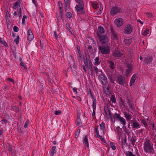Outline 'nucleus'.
<instances>
[{"mask_svg": "<svg viewBox=\"0 0 156 156\" xmlns=\"http://www.w3.org/2000/svg\"><path fill=\"white\" fill-rule=\"evenodd\" d=\"M80 132V129H79L75 132V138L77 139L79 135Z\"/></svg>", "mask_w": 156, "mask_h": 156, "instance_id": "4c0bfd02", "label": "nucleus"}, {"mask_svg": "<svg viewBox=\"0 0 156 156\" xmlns=\"http://www.w3.org/2000/svg\"><path fill=\"white\" fill-rule=\"evenodd\" d=\"M77 126H79L80 127H81L82 126V122L81 121V119L80 118H78L77 120Z\"/></svg>", "mask_w": 156, "mask_h": 156, "instance_id": "f704fd0d", "label": "nucleus"}, {"mask_svg": "<svg viewBox=\"0 0 156 156\" xmlns=\"http://www.w3.org/2000/svg\"><path fill=\"white\" fill-rule=\"evenodd\" d=\"M120 102L122 105L124 106V107H125V103L124 102V100L122 98H121L120 99Z\"/></svg>", "mask_w": 156, "mask_h": 156, "instance_id": "e2e57ef3", "label": "nucleus"}, {"mask_svg": "<svg viewBox=\"0 0 156 156\" xmlns=\"http://www.w3.org/2000/svg\"><path fill=\"white\" fill-rule=\"evenodd\" d=\"M72 14L71 12H68L66 13V16L67 17L71 18L72 17Z\"/></svg>", "mask_w": 156, "mask_h": 156, "instance_id": "69168bd1", "label": "nucleus"}, {"mask_svg": "<svg viewBox=\"0 0 156 156\" xmlns=\"http://www.w3.org/2000/svg\"><path fill=\"white\" fill-rule=\"evenodd\" d=\"M105 124L104 122H102L100 125V127L101 129L104 130L105 129Z\"/></svg>", "mask_w": 156, "mask_h": 156, "instance_id": "49530a36", "label": "nucleus"}, {"mask_svg": "<svg viewBox=\"0 0 156 156\" xmlns=\"http://www.w3.org/2000/svg\"><path fill=\"white\" fill-rule=\"evenodd\" d=\"M119 121H120L123 125H125L126 122L125 119L123 117H121Z\"/></svg>", "mask_w": 156, "mask_h": 156, "instance_id": "58836bf2", "label": "nucleus"}, {"mask_svg": "<svg viewBox=\"0 0 156 156\" xmlns=\"http://www.w3.org/2000/svg\"><path fill=\"white\" fill-rule=\"evenodd\" d=\"M77 3L80 6H84V5L83 1L82 0H76Z\"/></svg>", "mask_w": 156, "mask_h": 156, "instance_id": "ea45409f", "label": "nucleus"}, {"mask_svg": "<svg viewBox=\"0 0 156 156\" xmlns=\"http://www.w3.org/2000/svg\"><path fill=\"white\" fill-rule=\"evenodd\" d=\"M114 75L112 72H110L108 74V77L112 83H114Z\"/></svg>", "mask_w": 156, "mask_h": 156, "instance_id": "aec40b11", "label": "nucleus"}, {"mask_svg": "<svg viewBox=\"0 0 156 156\" xmlns=\"http://www.w3.org/2000/svg\"><path fill=\"white\" fill-rule=\"evenodd\" d=\"M0 43L3 44L5 47H7L8 46V44L6 42L2 39V38L0 37Z\"/></svg>", "mask_w": 156, "mask_h": 156, "instance_id": "7c9ffc66", "label": "nucleus"}, {"mask_svg": "<svg viewBox=\"0 0 156 156\" xmlns=\"http://www.w3.org/2000/svg\"><path fill=\"white\" fill-rule=\"evenodd\" d=\"M149 30L147 29L146 30H144L143 33V34L144 36L147 35L149 32Z\"/></svg>", "mask_w": 156, "mask_h": 156, "instance_id": "5fc2aeb1", "label": "nucleus"}, {"mask_svg": "<svg viewBox=\"0 0 156 156\" xmlns=\"http://www.w3.org/2000/svg\"><path fill=\"white\" fill-rule=\"evenodd\" d=\"M126 100L129 105V106L130 109H133V102L131 99L128 96L126 97Z\"/></svg>", "mask_w": 156, "mask_h": 156, "instance_id": "4468645a", "label": "nucleus"}, {"mask_svg": "<svg viewBox=\"0 0 156 156\" xmlns=\"http://www.w3.org/2000/svg\"><path fill=\"white\" fill-rule=\"evenodd\" d=\"M110 144L111 147L112 148V149L113 150H115L116 149V147L115 144V143L113 142H110Z\"/></svg>", "mask_w": 156, "mask_h": 156, "instance_id": "79ce46f5", "label": "nucleus"}, {"mask_svg": "<svg viewBox=\"0 0 156 156\" xmlns=\"http://www.w3.org/2000/svg\"><path fill=\"white\" fill-rule=\"evenodd\" d=\"M94 71H95V73L96 74L98 73L99 74H101V73H102L101 71H99V70L97 67L94 66Z\"/></svg>", "mask_w": 156, "mask_h": 156, "instance_id": "c03bdc74", "label": "nucleus"}, {"mask_svg": "<svg viewBox=\"0 0 156 156\" xmlns=\"http://www.w3.org/2000/svg\"><path fill=\"white\" fill-rule=\"evenodd\" d=\"M97 138H100L101 140L103 142H105V140L103 138H102V137L100 135V136H99L98 137H97Z\"/></svg>", "mask_w": 156, "mask_h": 156, "instance_id": "774afa93", "label": "nucleus"}, {"mask_svg": "<svg viewBox=\"0 0 156 156\" xmlns=\"http://www.w3.org/2000/svg\"><path fill=\"white\" fill-rule=\"evenodd\" d=\"M132 71V70H130L129 69H127L126 70V76H129V74L131 73V72Z\"/></svg>", "mask_w": 156, "mask_h": 156, "instance_id": "a18cd8bd", "label": "nucleus"}, {"mask_svg": "<svg viewBox=\"0 0 156 156\" xmlns=\"http://www.w3.org/2000/svg\"><path fill=\"white\" fill-rule=\"evenodd\" d=\"M117 81L118 83L122 86H124L126 82V80L125 78L122 75H120L117 77Z\"/></svg>", "mask_w": 156, "mask_h": 156, "instance_id": "0eeeda50", "label": "nucleus"}, {"mask_svg": "<svg viewBox=\"0 0 156 156\" xmlns=\"http://www.w3.org/2000/svg\"><path fill=\"white\" fill-rule=\"evenodd\" d=\"M29 121L28 119H27V121H26V122L25 123V124L24 125V127L25 128H26L28 126V125L29 124Z\"/></svg>", "mask_w": 156, "mask_h": 156, "instance_id": "680f3d73", "label": "nucleus"}, {"mask_svg": "<svg viewBox=\"0 0 156 156\" xmlns=\"http://www.w3.org/2000/svg\"><path fill=\"white\" fill-rule=\"evenodd\" d=\"M70 0H64L65 3V9L66 10L69 8L70 5Z\"/></svg>", "mask_w": 156, "mask_h": 156, "instance_id": "393cba45", "label": "nucleus"}, {"mask_svg": "<svg viewBox=\"0 0 156 156\" xmlns=\"http://www.w3.org/2000/svg\"><path fill=\"white\" fill-rule=\"evenodd\" d=\"M83 142L84 145H86L87 147H88L89 144L88 140L86 136L83 138Z\"/></svg>", "mask_w": 156, "mask_h": 156, "instance_id": "4be33fe9", "label": "nucleus"}, {"mask_svg": "<svg viewBox=\"0 0 156 156\" xmlns=\"http://www.w3.org/2000/svg\"><path fill=\"white\" fill-rule=\"evenodd\" d=\"M133 128L134 129H138L140 127V126L138 123L135 122H133Z\"/></svg>", "mask_w": 156, "mask_h": 156, "instance_id": "a878e982", "label": "nucleus"}, {"mask_svg": "<svg viewBox=\"0 0 156 156\" xmlns=\"http://www.w3.org/2000/svg\"><path fill=\"white\" fill-rule=\"evenodd\" d=\"M84 6H81L79 5H76L75 8L77 11L80 12L81 13H83L84 12Z\"/></svg>", "mask_w": 156, "mask_h": 156, "instance_id": "dca6fc26", "label": "nucleus"}, {"mask_svg": "<svg viewBox=\"0 0 156 156\" xmlns=\"http://www.w3.org/2000/svg\"><path fill=\"white\" fill-rule=\"evenodd\" d=\"M92 5L93 8L95 9H96L98 8V5L97 4L92 2Z\"/></svg>", "mask_w": 156, "mask_h": 156, "instance_id": "3c124183", "label": "nucleus"}, {"mask_svg": "<svg viewBox=\"0 0 156 156\" xmlns=\"http://www.w3.org/2000/svg\"><path fill=\"white\" fill-rule=\"evenodd\" d=\"M94 65L98 66L99 65L101 61H99V58L98 57H96L95 59Z\"/></svg>", "mask_w": 156, "mask_h": 156, "instance_id": "c756f323", "label": "nucleus"}, {"mask_svg": "<svg viewBox=\"0 0 156 156\" xmlns=\"http://www.w3.org/2000/svg\"><path fill=\"white\" fill-rule=\"evenodd\" d=\"M144 149L146 152L149 153L152 152V151H153V147L148 140L145 141L144 143Z\"/></svg>", "mask_w": 156, "mask_h": 156, "instance_id": "7ed1b4c3", "label": "nucleus"}, {"mask_svg": "<svg viewBox=\"0 0 156 156\" xmlns=\"http://www.w3.org/2000/svg\"><path fill=\"white\" fill-rule=\"evenodd\" d=\"M83 61L85 65L89 69L92 67V62L89 59H88L87 55H86V57L83 58Z\"/></svg>", "mask_w": 156, "mask_h": 156, "instance_id": "20e7f679", "label": "nucleus"}, {"mask_svg": "<svg viewBox=\"0 0 156 156\" xmlns=\"http://www.w3.org/2000/svg\"><path fill=\"white\" fill-rule=\"evenodd\" d=\"M124 53H122L121 52L118 50V49H115L113 53L112 54V55L115 57H121L124 55Z\"/></svg>", "mask_w": 156, "mask_h": 156, "instance_id": "6e6552de", "label": "nucleus"}, {"mask_svg": "<svg viewBox=\"0 0 156 156\" xmlns=\"http://www.w3.org/2000/svg\"><path fill=\"white\" fill-rule=\"evenodd\" d=\"M56 147L55 146H53L51 148V155L53 156L55 153L56 152V151L55 150Z\"/></svg>", "mask_w": 156, "mask_h": 156, "instance_id": "2f4dec72", "label": "nucleus"}, {"mask_svg": "<svg viewBox=\"0 0 156 156\" xmlns=\"http://www.w3.org/2000/svg\"><path fill=\"white\" fill-rule=\"evenodd\" d=\"M153 60L152 57L149 56L144 58V62L145 64H150Z\"/></svg>", "mask_w": 156, "mask_h": 156, "instance_id": "ddd939ff", "label": "nucleus"}, {"mask_svg": "<svg viewBox=\"0 0 156 156\" xmlns=\"http://www.w3.org/2000/svg\"><path fill=\"white\" fill-rule=\"evenodd\" d=\"M61 113V111L60 110L55 111V114L56 115H58L60 114Z\"/></svg>", "mask_w": 156, "mask_h": 156, "instance_id": "052dcab7", "label": "nucleus"}, {"mask_svg": "<svg viewBox=\"0 0 156 156\" xmlns=\"http://www.w3.org/2000/svg\"><path fill=\"white\" fill-rule=\"evenodd\" d=\"M111 101L113 103H115L116 102V98H115L114 95H112L111 98Z\"/></svg>", "mask_w": 156, "mask_h": 156, "instance_id": "37998d69", "label": "nucleus"}, {"mask_svg": "<svg viewBox=\"0 0 156 156\" xmlns=\"http://www.w3.org/2000/svg\"><path fill=\"white\" fill-rule=\"evenodd\" d=\"M93 44H93V49L94 50V51H93V50L92 49V46L90 45H87V50H88L90 54H93V53L97 49L96 45V44L95 42L94 43H93Z\"/></svg>", "mask_w": 156, "mask_h": 156, "instance_id": "9d476101", "label": "nucleus"}, {"mask_svg": "<svg viewBox=\"0 0 156 156\" xmlns=\"http://www.w3.org/2000/svg\"><path fill=\"white\" fill-rule=\"evenodd\" d=\"M126 67L127 68V69L132 70V69L133 68V66L132 64L129 62H127L126 63Z\"/></svg>", "mask_w": 156, "mask_h": 156, "instance_id": "c85d7f7f", "label": "nucleus"}, {"mask_svg": "<svg viewBox=\"0 0 156 156\" xmlns=\"http://www.w3.org/2000/svg\"><path fill=\"white\" fill-rule=\"evenodd\" d=\"M121 117L119 114H117L116 113H115L113 116V118L116 120L119 121Z\"/></svg>", "mask_w": 156, "mask_h": 156, "instance_id": "5701e85b", "label": "nucleus"}, {"mask_svg": "<svg viewBox=\"0 0 156 156\" xmlns=\"http://www.w3.org/2000/svg\"><path fill=\"white\" fill-rule=\"evenodd\" d=\"M58 6L59 7V15L60 16L62 17V4L61 2H58Z\"/></svg>", "mask_w": 156, "mask_h": 156, "instance_id": "6ab92c4d", "label": "nucleus"}, {"mask_svg": "<svg viewBox=\"0 0 156 156\" xmlns=\"http://www.w3.org/2000/svg\"><path fill=\"white\" fill-rule=\"evenodd\" d=\"M20 65L21 66L23 67H24V69L27 70V67L26 66V65H25V63H23V62H21L20 63Z\"/></svg>", "mask_w": 156, "mask_h": 156, "instance_id": "6e6d98bb", "label": "nucleus"}, {"mask_svg": "<svg viewBox=\"0 0 156 156\" xmlns=\"http://www.w3.org/2000/svg\"><path fill=\"white\" fill-rule=\"evenodd\" d=\"M133 26L130 24L127 25L124 29V32L126 34H129L131 33L133 31Z\"/></svg>", "mask_w": 156, "mask_h": 156, "instance_id": "423d86ee", "label": "nucleus"}, {"mask_svg": "<svg viewBox=\"0 0 156 156\" xmlns=\"http://www.w3.org/2000/svg\"><path fill=\"white\" fill-rule=\"evenodd\" d=\"M13 30L16 32H17L19 31V28L18 27L14 26L13 27Z\"/></svg>", "mask_w": 156, "mask_h": 156, "instance_id": "338daca9", "label": "nucleus"}, {"mask_svg": "<svg viewBox=\"0 0 156 156\" xmlns=\"http://www.w3.org/2000/svg\"><path fill=\"white\" fill-rule=\"evenodd\" d=\"M121 9L120 8L116 6L113 7L110 11V14L112 15H114L117 13L120 12Z\"/></svg>", "mask_w": 156, "mask_h": 156, "instance_id": "9b49d317", "label": "nucleus"}, {"mask_svg": "<svg viewBox=\"0 0 156 156\" xmlns=\"http://www.w3.org/2000/svg\"><path fill=\"white\" fill-rule=\"evenodd\" d=\"M141 122L144 125L145 127L147 126V125L146 121L144 119H142L141 120Z\"/></svg>", "mask_w": 156, "mask_h": 156, "instance_id": "8fccbe9b", "label": "nucleus"}, {"mask_svg": "<svg viewBox=\"0 0 156 156\" xmlns=\"http://www.w3.org/2000/svg\"><path fill=\"white\" fill-rule=\"evenodd\" d=\"M1 118V121L4 123L5 124H6L8 122V120H6V119H4L2 117Z\"/></svg>", "mask_w": 156, "mask_h": 156, "instance_id": "bf43d9fd", "label": "nucleus"}, {"mask_svg": "<svg viewBox=\"0 0 156 156\" xmlns=\"http://www.w3.org/2000/svg\"><path fill=\"white\" fill-rule=\"evenodd\" d=\"M109 67L110 68L112 69H114V63L112 61H109Z\"/></svg>", "mask_w": 156, "mask_h": 156, "instance_id": "e433bc0d", "label": "nucleus"}, {"mask_svg": "<svg viewBox=\"0 0 156 156\" xmlns=\"http://www.w3.org/2000/svg\"><path fill=\"white\" fill-rule=\"evenodd\" d=\"M123 20L122 18H119L115 19L114 21V23L117 27H119L122 26L123 24Z\"/></svg>", "mask_w": 156, "mask_h": 156, "instance_id": "1a4fd4ad", "label": "nucleus"}, {"mask_svg": "<svg viewBox=\"0 0 156 156\" xmlns=\"http://www.w3.org/2000/svg\"><path fill=\"white\" fill-rule=\"evenodd\" d=\"M27 16H23V17L22 20V23L23 24H24L25 23V19L26 18Z\"/></svg>", "mask_w": 156, "mask_h": 156, "instance_id": "13d9d810", "label": "nucleus"}, {"mask_svg": "<svg viewBox=\"0 0 156 156\" xmlns=\"http://www.w3.org/2000/svg\"><path fill=\"white\" fill-rule=\"evenodd\" d=\"M103 88L104 89H106V90H104V93L108 95H109L111 93L109 87H103Z\"/></svg>", "mask_w": 156, "mask_h": 156, "instance_id": "b1692460", "label": "nucleus"}, {"mask_svg": "<svg viewBox=\"0 0 156 156\" xmlns=\"http://www.w3.org/2000/svg\"><path fill=\"white\" fill-rule=\"evenodd\" d=\"M123 129L124 130V131L126 133V134L128 135L130 133V132L129 130L127 129L126 127H124Z\"/></svg>", "mask_w": 156, "mask_h": 156, "instance_id": "09e8293b", "label": "nucleus"}, {"mask_svg": "<svg viewBox=\"0 0 156 156\" xmlns=\"http://www.w3.org/2000/svg\"><path fill=\"white\" fill-rule=\"evenodd\" d=\"M132 41L131 39H124L123 42L127 46H129Z\"/></svg>", "mask_w": 156, "mask_h": 156, "instance_id": "a211bd4d", "label": "nucleus"}, {"mask_svg": "<svg viewBox=\"0 0 156 156\" xmlns=\"http://www.w3.org/2000/svg\"><path fill=\"white\" fill-rule=\"evenodd\" d=\"M93 109H96V100L95 99H94L93 101Z\"/></svg>", "mask_w": 156, "mask_h": 156, "instance_id": "de8ad7c7", "label": "nucleus"}, {"mask_svg": "<svg viewBox=\"0 0 156 156\" xmlns=\"http://www.w3.org/2000/svg\"><path fill=\"white\" fill-rule=\"evenodd\" d=\"M98 126H96L95 127V136L97 137L100 135L99 134V132L98 130Z\"/></svg>", "mask_w": 156, "mask_h": 156, "instance_id": "c9c22d12", "label": "nucleus"}, {"mask_svg": "<svg viewBox=\"0 0 156 156\" xmlns=\"http://www.w3.org/2000/svg\"><path fill=\"white\" fill-rule=\"evenodd\" d=\"M20 0H18L13 5V8L14 9H16L17 7V5H18L19 6H20Z\"/></svg>", "mask_w": 156, "mask_h": 156, "instance_id": "473e14b6", "label": "nucleus"}, {"mask_svg": "<svg viewBox=\"0 0 156 156\" xmlns=\"http://www.w3.org/2000/svg\"><path fill=\"white\" fill-rule=\"evenodd\" d=\"M137 77V75L134 74L133 76L130 81L129 85L130 86H132L135 82L136 78Z\"/></svg>", "mask_w": 156, "mask_h": 156, "instance_id": "2eb2a0df", "label": "nucleus"}, {"mask_svg": "<svg viewBox=\"0 0 156 156\" xmlns=\"http://www.w3.org/2000/svg\"><path fill=\"white\" fill-rule=\"evenodd\" d=\"M99 52L103 54H108L110 53V45H101L98 47Z\"/></svg>", "mask_w": 156, "mask_h": 156, "instance_id": "f03ea898", "label": "nucleus"}, {"mask_svg": "<svg viewBox=\"0 0 156 156\" xmlns=\"http://www.w3.org/2000/svg\"><path fill=\"white\" fill-rule=\"evenodd\" d=\"M97 36L101 43V45H110L109 44V39L105 35H101L98 33H97Z\"/></svg>", "mask_w": 156, "mask_h": 156, "instance_id": "f257e3e1", "label": "nucleus"}, {"mask_svg": "<svg viewBox=\"0 0 156 156\" xmlns=\"http://www.w3.org/2000/svg\"><path fill=\"white\" fill-rule=\"evenodd\" d=\"M98 30L99 33L101 34H104L105 32L104 28L101 26H99L98 27Z\"/></svg>", "mask_w": 156, "mask_h": 156, "instance_id": "bb28decb", "label": "nucleus"}, {"mask_svg": "<svg viewBox=\"0 0 156 156\" xmlns=\"http://www.w3.org/2000/svg\"><path fill=\"white\" fill-rule=\"evenodd\" d=\"M129 140L132 144L134 146L136 140L135 137H133V136H132V137H130Z\"/></svg>", "mask_w": 156, "mask_h": 156, "instance_id": "cd10ccee", "label": "nucleus"}, {"mask_svg": "<svg viewBox=\"0 0 156 156\" xmlns=\"http://www.w3.org/2000/svg\"><path fill=\"white\" fill-rule=\"evenodd\" d=\"M8 150L9 151H10L11 152L12 151V145L10 144H8Z\"/></svg>", "mask_w": 156, "mask_h": 156, "instance_id": "4d7b16f0", "label": "nucleus"}, {"mask_svg": "<svg viewBox=\"0 0 156 156\" xmlns=\"http://www.w3.org/2000/svg\"><path fill=\"white\" fill-rule=\"evenodd\" d=\"M7 80L12 82L13 84L15 83V81L13 79L9 78H7Z\"/></svg>", "mask_w": 156, "mask_h": 156, "instance_id": "0e129e2a", "label": "nucleus"}, {"mask_svg": "<svg viewBox=\"0 0 156 156\" xmlns=\"http://www.w3.org/2000/svg\"><path fill=\"white\" fill-rule=\"evenodd\" d=\"M122 145L124 146L126 143V136H125L124 138H122L121 140Z\"/></svg>", "mask_w": 156, "mask_h": 156, "instance_id": "72a5a7b5", "label": "nucleus"}, {"mask_svg": "<svg viewBox=\"0 0 156 156\" xmlns=\"http://www.w3.org/2000/svg\"><path fill=\"white\" fill-rule=\"evenodd\" d=\"M111 32L113 38L115 40H117L118 36L112 27H111Z\"/></svg>", "mask_w": 156, "mask_h": 156, "instance_id": "f3484780", "label": "nucleus"}, {"mask_svg": "<svg viewBox=\"0 0 156 156\" xmlns=\"http://www.w3.org/2000/svg\"><path fill=\"white\" fill-rule=\"evenodd\" d=\"M125 154L126 156H136L135 154H133L132 152L131 151H127L125 153Z\"/></svg>", "mask_w": 156, "mask_h": 156, "instance_id": "a19ab883", "label": "nucleus"}, {"mask_svg": "<svg viewBox=\"0 0 156 156\" xmlns=\"http://www.w3.org/2000/svg\"><path fill=\"white\" fill-rule=\"evenodd\" d=\"M12 108L13 110L19 112V109L18 108L15 106H13L12 107Z\"/></svg>", "mask_w": 156, "mask_h": 156, "instance_id": "864d4df0", "label": "nucleus"}, {"mask_svg": "<svg viewBox=\"0 0 156 156\" xmlns=\"http://www.w3.org/2000/svg\"><path fill=\"white\" fill-rule=\"evenodd\" d=\"M98 78L103 85H107V78L104 75H100L98 76Z\"/></svg>", "mask_w": 156, "mask_h": 156, "instance_id": "39448f33", "label": "nucleus"}, {"mask_svg": "<svg viewBox=\"0 0 156 156\" xmlns=\"http://www.w3.org/2000/svg\"><path fill=\"white\" fill-rule=\"evenodd\" d=\"M20 40V37L18 36H17V37L16 38L14 39V41L17 44H18L19 42V41Z\"/></svg>", "mask_w": 156, "mask_h": 156, "instance_id": "603ef678", "label": "nucleus"}, {"mask_svg": "<svg viewBox=\"0 0 156 156\" xmlns=\"http://www.w3.org/2000/svg\"><path fill=\"white\" fill-rule=\"evenodd\" d=\"M124 114L127 121H129L132 118V115L129 114V113L125 112Z\"/></svg>", "mask_w": 156, "mask_h": 156, "instance_id": "412c9836", "label": "nucleus"}, {"mask_svg": "<svg viewBox=\"0 0 156 156\" xmlns=\"http://www.w3.org/2000/svg\"><path fill=\"white\" fill-rule=\"evenodd\" d=\"M34 38V35L30 29H29L27 32V40L30 41L33 40Z\"/></svg>", "mask_w": 156, "mask_h": 156, "instance_id": "f8f14e48", "label": "nucleus"}]
</instances>
